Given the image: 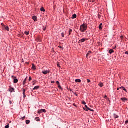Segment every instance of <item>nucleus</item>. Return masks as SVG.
<instances>
[{
	"label": "nucleus",
	"mask_w": 128,
	"mask_h": 128,
	"mask_svg": "<svg viewBox=\"0 0 128 128\" xmlns=\"http://www.w3.org/2000/svg\"><path fill=\"white\" fill-rule=\"evenodd\" d=\"M32 68H33V70H36V66H34V64H32Z\"/></svg>",
	"instance_id": "27"
},
{
	"label": "nucleus",
	"mask_w": 128,
	"mask_h": 128,
	"mask_svg": "<svg viewBox=\"0 0 128 128\" xmlns=\"http://www.w3.org/2000/svg\"><path fill=\"white\" fill-rule=\"evenodd\" d=\"M85 108H87V110H88V106H85Z\"/></svg>",
	"instance_id": "42"
},
{
	"label": "nucleus",
	"mask_w": 128,
	"mask_h": 128,
	"mask_svg": "<svg viewBox=\"0 0 128 128\" xmlns=\"http://www.w3.org/2000/svg\"><path fill=\"white\" fill-rule=\"evenodd\" d=\"M123 38H124L123 36H120V38H121V40H122Z\"/></svg>",
	"instance_id": "39"
},
{
	"label": "nucleus",
	"mask_w": 128,
	"mask_h": 128,
	"mask_svg": "<svg viewBox=\"0 0 128 128\" xmlns=\"http://www.w3.org/2000/svg\"><path fill=\"white\" fill-rule=\"evenodd\" d=\"M87 82H88L90 83V80H88Z\"/></svg>",
	"instance_id": "37"
},
{
	"label": "nucleus",
	"mask_w": 128,
	"mask_h": 128,
	"mask_svg": "<svg viewBox=\"0 0 128 128\" xmlns=\"http://www.w3.org/2000/svg\"><path fill=\"white\" fill-rule=\"evenodd\" d=\"M84 110H86V109H84Z\"/></svg>",
	"instance_id": "49"
},
{
	"label": "nucleus",
	"mask_w": 128,
	"mask_h": 128,
	"mask_svg": "<svg viewBox=\"0 0 128 128\" xmlns=\"http://www.w3.org/2000/svg\"><path fill=\"white\" fill-rule=\"evenodd\" d=\"M122 88L124 90L125 92H126V88H124V87H121L120 88H118L117 90H120Z\"/></svg>",
	"instance_id": "7"
},
{
	"label": "nucleus",
	"mask_w": 128,
	"mask_h": 128,
	"mask_svg": "<svg viewBox=\"0 0 128 128\" xmlns=\"http://www.w3.org/2000/svg\"><path fill=\"white\" fill-rule=\"evenodd\" d=\"M10 104H12V101H10Z\"/></svg>",
	"instance_id": "45"
},
{
	"label": "nucleus",
	"mask_w": 128,
	"mask_h": 128,
	"mask_svg": "<svg viewBox=\"0 0 128 128\" xmlns=\"http://www.w3.org/2000/svg\"><path fill=\"white\" fill-rule=\"evenodd\" d=\"M1 26H2L4 28V26H4V23H2V24H1Z\"/></svg>",
	"instance_id": "34"
},
{
	"label": "nucleus",
	"mask_w": 128,
	"mask_h": 128,
	"mask_svg": "<svg viewBox=\"0 0 128 128\" xmlns=\"http://www.w3.org/2000/svg\"><path fill=\"white\" fill-rule=\"evenodd\" d=\"M40 10H41V12H46V10H44V8H40Z\"/></svg>",
	"instance_id": "21"
},
{
	"label": "nucleus",
	"mask_w": 128,
	"mask_h": 128,
	"mask_svg": "<svg viewBox=\"0 0 128 128\" xmlns=\"http://www.w3.org/2000/svg\"><path fill=\"white\" fill-rule=\"evenodd\" d=\"M99 29L100 30H102V24H100L99 26Z\"/></svg>",
	"instance_id": "11"
},
{
	"label": "nucleus",
	"mask_w": 128,
	"mask_h": 128,
	"mask_svg": "<svg viewBox=\"0 0 128 128\" xmlns=\"http://www.w3.org/2000/svg\"><path fill=\"white\" fill-rule=\"evenodd\" d=\"M30 120H26V124H30Z\"/></svg>",
	"instance_id": "17"
},
{
	"label": "nucleus",
	"mask_w": 128,
	"mask_h": 128,
	"mask_svg": "<svg viewBox=\"0 0 128 128\" xmlns=\"http://www.w3.org/2000/svg\"><path fill=\"white\" fill-rule=\"evenodd\" d=\"M42 112L46 113V110L44 109H42L39 111H38V114H42Z\"/></svg>",
	"instance_id": "2"
},
{
	"label": "nucleus",
	"mask_w": 128,
	"mask_h": 128,
	"mask_svg": "<svg viewBox=\"0 0 128 128\" xmlns=\"http://www.w3.org/2000/svg\"><path fill=\"white\" fill-rule=\"evenodd\" d=\"M82 104H84V106H86V102L83 100V101H82Z\"/></svg>",
	"instance_id": "26"
},
{
	"label": "nucleus",
	"mask_w": 128,
	"mask_h": 128,
	"mask_svg": "<svg viewBox=\"0 0 128 128\" xmlns=\"http://www.w3.org/2000/svg\"><path fill=\"white\" fill-rule=\"evenodd\" d=\"M104 98H108V96H105Z\"/></svg>",
	"instance_id": "43"
},
{
	"label": "nucleus",
	"mask_w": 128,
	"mask_h": 128,
	"mask_svg": "<svg viewBox=\"0 0 128 128\" xmlns=\"http://www.w3.org/2000/svg\"><path fill=\"white\" fill-rule=\"evenodd\" d=\"M72 32V30L70 29L69 36H70Z\"/></svg>",
	"instance_id": "18"
},
{
	"label": "nucleus",
	"mask_w": 128,
	"mask_h": 128,
	"mask_svg": "<svg viewBox=\"0 0 128 128\" xmlns=\"http://www.w3.org/2000/svg\"><path fill=\"white\" fill-rule=\"evenodd\" d=\"M54 82H55L54 81H52L51 82V84H54Z\"/></svg>",
	"instance_id": "41"
},
{
	"label": "nucleus",
	"mask_w": 128,
	"mask_h": 128,
	"mask_svg": "<svg viewBox=\"0 0 128 128\" xmlns=\"http://www.w3.org/2000/svg\"><path fill=\"white\" fill-rule=\"evenodd\" d=\"M62 38H64V32H62Z\"/></svg>",
	"instance_id": "28"
},
{
	"label": "nucleus",
	"mask_w": 128,
	"mask_h": 128,
	"mask_svg": "<svg viewBox=\"0 0 128 128\" xmlns=\"http://www.w3.org/2000/svg\"><path fill=\"white\" fill-rule=\"evenodd\" d=\"M4 28L5 30H7L8 32H10V28L8 26H4Z\"/></svg>",
	"instance_id": "6"
},
{
	"label": "nucleus",
	"mask_w": 128,
	"mask_h": 128,
	"mask_svg": "<svg viewBox=\"0 0 128 128\" xmlns=\"http://www.w3.org/2000/svg\"><path fill=\"white\" fill-rule=\"evenodd\" d=\"M24 98H26V94H24Z\"/></svg>",
	"instance_id": "38"
},
{
	"label": "nucleus",
	"mask_w": 128,
	"mask_h": 128,
	"mask_svg": "<svg viewBox=\"0 0 128 128\" xmlns=\"http://www.w3.org/2000/svg\"><path fill=\"white\" fill-rule=\"evenodd\" d=\"M88 29V25L86 24H83L80 26V30L82 32H84Z\"/></svg>",
	"instance_id": "1"
},
{
	"label": "nucleus",
	"mask_w": 128,
	"mask_h": 128,
	"mask_svg": "<svg viewBox=\"0 0 128 128\" xmlns=\"http://www.w3.org/2000/svg\"><path fill=\"white\" fill-rule=\"evenodd\" d=\"M99 86H100V88H102V86H104V84L100 83L99 84Z\"/></svg>",
	"instance_id": "25"
},
{
	"label": "nucleus",
	"mask_w": 128,
	"mask_h": 128,
	"mask_svg": "<svg viewBox=\"0 0 128 128\" xmlns=\"http://www.w3.org/2000/svg\"><path fill=\"white\" fill-rule=\"evenodd\" d=\"M58 88H62V86H60V85H58Z\"/></svg>",
	"instance_id": "36"
},
{
	"label": "nucleus",
	"mask_w": 128,
	"mask_h": 128,
	"mask_svg": "<svg viewBox=\"0 0 128 128\" xmlns=\"http://www.w3.org/2000/svg\"><path fill=\"white\" fill-rule=\"evenodd\" d=\"M34 84H36L34 83V84H33V85L34 86Z\"/></svg>",
	"instance_id": "47"
},
{
	"label": "nucleus",
	"mask_w": 128,
	"mask_h": 128,
	"mask_svg": "<svg viewBox=\"0 0 128 128\" xmlns=\"http://www.w3.org/2000/svg\"><path fill=\"white\" fill-rule=\"evenodd\" d=\"M114 118H119L118 116V115H116V114H114Z\"/></svg>",
	"instance_id": "19"
},
{
	"label": "nucleus",
	"mask_w": 128,
	"mask_h": 128,
	"mask_svg": "<svg viewBox=\"0 0 128 128\" xmlns=\"http://www.w3.org/2000/svg\"><path fill=\"white\" fill-rule=\"evenodd\" d=\"M90 54H92V51H89V52H88V54H86L87 58L88 56L90 55Z\"/></svg>",
	"instance_id": "16"
},
{
	"label": "nucleus",
	"mask_w": 128,
	"mask_h": 128,
	"mask_svg": "<svg viewBox=\"0 0 128 128\" xmlns=\"http://www.w3.org/2000/svg\"><path fill=\"white\" fill-rule=\"evenodd\" d=\"M32 77H30V78H29V82H32Z\"/></svg>",
	"instance_id": "33"
},
{
	"label": "nucleus",
	"mask_w": 128,
	"mask_h": 128,
	"mask_svg": "<svg viewBox=\"0 0 128 128\" xmlns=\"http://www.w3.org/2000/svg\"><path fill=\"white\" fill-rule=\"evenodd\" d=\"M40 88V86H36L34 88L33 90H38Z\"/></svg>",
	"instance_id": "12"
},
{
	"label": "nucleus",
	"mask_w": 128,
	"mask_h": 128,
	"mask_svg": "<svg viewBox=\"0 0 128 128\" xmlns=\"http://www.w3.org/2000/svg\"><path fill=\"white\" fill-rule=\"evenodd\" d=\"M12 78L14 80V84H18V80L14 76H12Z\"/></svg>",
	"instance_id": "3"
},
{
	"label": "nucleus",
	"mask_w": 128,
	"mask_h": 128,
	"mask_svg": "<svg viewBox=\"0 0 128 128\" xmlns=\"http://www.w3.org/2000/svg\"><path fill=\"white\" fill-rule=\"evenodd\" d=\"M125 54H128V51H127V52H125Z\"/></svg>",
	"instance_id": "40"
},
{
	"label": "nucleus",
	"mask_w": 128,
	"mask_h": 128,
	"mask_svg": "<svg viewBox=\"0 0 128 128\" xmlns=\"http://www.w3.org/2000/svg\"><path fill=\"white\" fill-rule=\"evenodd\" d=\"M5 128H10V124H8V125L6 126H5Z\"/></svg>",
	"instance_id": "29"
},
{
	"label": "nucleus",
	"mask_w": 128,
	"mask_h": 128,
	"mask_svg": "<svg viewBox=\"0 0 128 128\" xmlns=\"http://www.w3.org/2000/svg\"><path fill=\"white\" fill-rule=\"evenodd\" d=\"M33 20H34V22H36V20H38V18H36V16H33Z\"/></svg>",
	"instance_id": "15"
},
{
	"label": "nucleus",
	"mask_w": 128,
	"mask_h": 128,
	"mask_svg": "<svg viewBox=\"0 0 128 128\" xmlns=\"http://www.w3.org/2000/svg\"><path fill=\"white\" fill-rule=\"evenodd\" d=\"M121 100H122V102H128V100L126 98H121Z\"/></svg>",
	"instance_id": "8"
},
{
	"label": "nucleus",
	"mask_w": 128,
	"mask_h": 128,
	"mask_svg": "<svg viewBox=\"0 0 128 128\" xmlns=\"http://www.w3.org/2000/svg\"><path fill=\"white\" fill-rule=\"evenodd\" d=\"M44 30L45 31V30H46V28H44Z\"/></svg>",
	"instance_id": "46"
},
{
	"label": "nucleus",
	"mask_w": 128,
	"mask_h": 128,
	"mask_svg": "<svg viewBox=\"0 0 128 128\" xmlns=\"http://www.w3.org/2000/svg\"><path fill=\"white\" fill-rule=\"evenodd\" d=\"M9 92H14V88H9Z\"/></svg>",
	"instance_id": "5"
},
{
	"label": "nucleus",
	"mask_w": 128,
	"mask_h": 128,
	"mask_svg": "<svg viewBox=\"0 0 128 128\" xmlns=\"http://www.w3.org/2000/svg\"><path fill=\"white\" fill-rule=\"evenodd\" d=\"M24 34H26V36H28V34H30V32H25Z\"/></svg>",
	"instance_id": "23"
},
{
	"label": "nucleus",
	"mask_w": 128,
	"mask_h": 128,
	"mask_svg": "<svg viewBox=\"0 0 128 128\" xmlns=\"http://www.w3.org/2000/svg\"><path fill=\"white\" fill-rule=\"evenodd\" d=\"M113 52H114V51L113 50H109V54H112Z\"/></svg>",
	"instance_id": "14"
},
{
	"label": "nucleus",
	"mask_w": 128,
	"mask_h": 128,
	"mask_svg": "<svg viewBox=\"0 0 128 128\" xmlns=\"http://www.w3.org/2000/svg\"><path fill=\"white\" fill-rule=\"evenodd\" d=\"M57 66H58L59 68L60 67V62H58V63H57Z\"/></svg>",
	"instance_id": "32"
},
{
	"label": "nucleus",
	"mask_w": 128,
	"mask_h": 128,
	"mask_svg": "<svg viewBox=\"0 0 128 128\" xmlns=\"http://www.w3.org/2000/svg\"><path fill=\"white\" fill-rule=\"evenodd\" d=\"M70 92H72V89L70 90Z\"/></svg>",
	"instance_id": "48"
},
{
	"label": "nucleus",
	"mask_w": 128,
	"mask_h": 128,
	"mask_svg": "<svg viewBox=\"0 0 128 128\" xmlns=\"http://www.w3.org/2000/svg\"><path fill=\"white\" fill-rule=\"evenodd\" d=\"M26 94V90L23 89V94Z\"/></svg>",
	"instance_id": "30"
},
{
	"label": "nucleus",
	"mask_w": 128,
	"mask_h": 128,
	"mask_svg": "<svg viewBox=\"0 0 128 128\" xmlns=\"http://www.w3.org/2000/svg\"><path fill=\"white\" fill-rule=\"evenodd\" d=\"M72 20H74V18H76V14H74L72 16Z\"/></svg>",
	"instance_id": "22"
},
{
	"label": "nucleus",
	"mask_w": 128,
	"mask_h": 128,
	"mask_svg": "<svg viewBox=\"0 0 128 128\" xmlns=\"http://www.w3.org/2000/svg\"><path fill=\"white\" fill-rule=\"evenodd\" d=\"M76 82H82V80H80V79H77V80H75Z\"/></svg>",
	"instance_id": "13"
},
{
	"label": "nucleus",
	"mask_w": 128,
	"mask_h": 128,
	"mask_svg": "<svg viewBox=\"0 0 128 128\" xmlns=\"http://www.w3.org/2000/svg\"><path fill=\"white\" fill-rule=\"evenodd\" d=\"M60 48H62V47L61 46H59Z\"/></svg>",
	"instance_id": "44"
},
{
	"label": "nucleus",
	"mask_w": 128,
	"mask_h": 128,
	"mask_svg": "<svg viewBox=\"0 0 128 128\" xmlns=\"http://www.w3.org/2000/svg\"><path fill=\"white\" fill-rule=\"evenodd\" d=\"M56 84L58 86H60V82L57 81V82H56Z\"/></svg>",
	"instance_id": "35"
},
{
	"label": "nucleus",
	"mask_w": 128,
	"mask_h": 128,
	"mask_svg": "<svg viewBox=\"0 0 128 128\" xmlns=\"http://www.w3.org/2000/svg\"><path fill=\"white\" fill-rule=\"evenodd\" d=\"M86 39L83 38V39L80 40L79 42H86Z\"/></svg>",
	"instance_id": "9"
},
{
	"label": "nucleus",
	"mask_w": 128,
	"mask_h": 128,
	"mask_svg": "<svg viewBox=\"0 0 128 128\" xmlns=\"http://www.w3.org/2000/svg\"><path fill=\"white\" fill-rule=\"evenodd\" d=\"M26 80H28V77H26V78L24 80L23 82V86H24V84H26Z\"/></svg>",
	"instance_id": "10"
},
{
	"label": "nucleus",
	"mask_w": 128,
	"mask_h": 128,
	"mask_svg": "<svg viewBox=\"0 0 128 128\" xmlns=\"http://www.w3.org/2000/svg\"><path fill=\"white\" fill-rule=\"evenodd\" d=\"M25 118H26V116H24V117H22V118H20V120H25Z\"/></svg>",
	"instance_id": "31"
},
{
	"label": "nucleus",
	"mask_w": 128,
	"mask_h": 128,
	"mask_svg": "<svg viewBox=\"0 0 128 128\" xmlns=\"http://www.w3.org/2000/svg\"><path fill=\"white\" fill-rule=\"evenodd\" d=\"M40 118L36 117L35 119V120H36V122H40Z\"/></svg>",
	"instance_id": "20"
},
{
	"label": "nucleus",
	"mask_w": 128,
	"mask_h": 128,
	"mask_svg": "<svg viewBox=\"0 0 128 128\" xmlns=\"http://www.w3.org/2000/svg\"><path fill=\"white\" fill-rule=\"evenodd\" d=\"M42 74H50V71H48V70H44L42 71Z\"/></svg>",
	"instance_id": "4"
},
{
	"label": "nucleus",
	"mask_w": 128,
	"mask_h": 128,
	"mask_svg": "<svg viewBox=\"0 0 128 128\" xmlns=\"http://www.w3.org/2000/svg\"><path fill=\"white\" fill-rule=\"evenodd\" d=\"M88 110H90V112H94V110L91 109L90 108H88Z\"/></svg>",
	"instance_id": "24"
}]
</instances>
